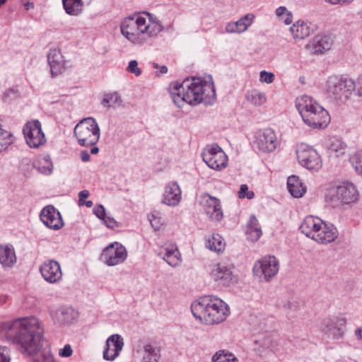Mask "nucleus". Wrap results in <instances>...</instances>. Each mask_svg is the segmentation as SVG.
I'll list each match as a JSON object with an SVG mask.
<instances>
[{
	"mask_svg": "<svg viewBox=\"0 0 362 362\" xmlns=\"http://www.w3.org/2000/svg\"><path fill=\"white\" fill-rule=\"evenodd\" d=\"M1 329L12 343L19 347L23 354H37L35 362H57L49 346L43 347L45 343L42 322L35 317L18 318L4 322Z\"/></svg>",
	"mask_w": 362,
	"mask_h": 362,
	"instance_id": "obj_1",
	"label": "nucleus"
},
{
	"mask_svg": "<svg viewBox=\"0 0 362 362\" xmlns=\"http://www.w3.org/2000/svg\"><path fill=\"white\" fill-rule=\"evenodd\" d=\"M169 93L174 104L179 108L185 104L195 106L199 103L212 104L216 98V91L211 76L192 77L182 83L173 82L169 86Z\"/></svg>",
	"mask_w": 362,
	"mask_h": 362,
	"instance_id": "obj_2",
	"label": "nucleus"
},
{
	"mask_svg": "<svg viewBox=\"0 0 362 362\" xmlns=\"http://www.w3.org/2000/svg\"><path fill=\"white\" fill-rule=\"evenodd\" d=\"M163 29L161 23L148 12L134 13L122 19V35L132 45L142 46Z\"/></svg>",
	"mask_w": 362,
	"mask_h": 362,
	"instance_id": "obj_3",
	"label": "nucleus"
},
{
	"mask_svg": "<svg viewBox=\"0 0 362 362\" xmlns=\"http://www.w3.org/2000/svg\"><path fill=\"white\" fill-rule=\"evenodd\" d=\"M191 311L197 320L207 325L223 322L230 313L228 304L215 296H205L195 300Z\"/></svg>",
	"mask_w": 362,
	"mask_h": 362,
	"instance_id": "obj_4",
	"label": "nucleus"
},
{
	"mask_svg": "<svg viewBox=\"0 0 362 362\" xmlns=\"http://www.w3.org/2000/svg\"><path fill=\"white\" fill-rule=\"evenodd\" d=\"M296 107L303 122L310 127L325 128L330 122L328 112L308 95H304L297 98Z\"/></svg>",
	"mask_w": 362,
	"mask_h": 362,
	"instance_id": "obj_5",
	"label": "nucleus"
},
{
	"mask_svg": "<svg viewBox=\"0 0 362 362\" xmlns=\"http://www.w3.org/2000/svg\"><path fill=\"white\" fill-rule=\"evenodd\" d=\"M74 135L81 146L95 145L100 136V130L97 121L93 117L81 119L74 127Z\"/></svg>",
	"mask_w": 362,
	"mask_h": 362,
	"instance_id": "obj_6",
	"label": "nucleus"
},
{
	"mask_svg": "<svg viewBox=\"0 0 362 362\" xmlns=\"http://www.w3.org/2000/svg\"><path fill=\"white\" fill-rule=\"evenodd\" d=\"M352 87L354 86L351 78L332 76L327 78L325 90L329 98L345 103L353 94Z\"/></svg>",
	"mask_w": 362,
	"mask_h": 362,
	"instance_id": "obj_7",
	"label": "nucleus"
},
{
	"mask_svg": "<svg viewBox=\"0 0 362 362\" xmlns=\"http://www.w3.org/2000/svg\"><path fill=\"white\" fill-rule=\"evenodd\" d=\"M279 261L273 255L257 260L252 267V276L259 281L269 282L279 271Z\"/></svg>",
	"mask_w": 362,
	"mask_h": 362,
	"instance_id": "obj_8",
	"label": "nucleus"
},
{
	"mask_svg": "<svg viewBox=\"0 0 362 362\" xmlns=\"http://www.w3.org/2000/svg\"><path fill=\"white\" fill-rule=\"evenodd\" d=\"M202 157L205 163L215 170H221L228 164L226 154L216 144L207 145L202 153Z\"/></svg>",
	"mask_w": 362,
	"mask_h": 362,
	"instance_id": "obj_9",
	"label": "nucleus"
},
{
	"mask_svg": "<svg viewBox=\"0 0 362 362\" xmlns=\"http://www.w3.org/2000/svg\"><path fill=\"white\" fill-rule=\"evenodd\" d=\"M326 196L332 202L340 201L343 204H350L358 199L357 190L351 183L329 187Z\"/></svg>",
	"mask_w": 362,
	"mask_h": 362,
	"instance_id": "obj_10",
	"label": "nucleus"
},
{
	"mask_svg": "<svg viewBox=\"0 0 362 362\" xmlns=\"http://www.w3.org/2000/svg\"><path fill=\"white\" fill-rule=\"evenodd\" d=\"M297 158L300 165L308 170H319L322 160L318 153L312 147L301 144L296 148Z\"/></svg>",
	"mask_w": 362,
	"mask_h": 362,
	"instance_id": "obj_11",
	"label": "nucleus"
},
{
	"mask_svg": "<svg viewBox=\"0 0 362 362\" xmlns=\"http://www.w3.org/2000/svg\"><path fill=\"white\" fill-rule=\"evenodd\" d=\"M23 133L26 144L33 148H38L46 142L41 123L38 120L28 122L23 128Z\"/></svg>",
	"mask_w": 362,
	"mask_h": 362,
	"instance_id": "obj_12",
	"label": "nucleus"
},
{
	"mask_svg": "<svg viewBox=\"0 0 362 362\" xmlns=\"http://www.w3.org/2000/svg\"><path fill=\"white\" fill-rule=\"evenodd\" d=\"M199 204L211 221L220 222L223 218L221 203L218 198L202 193L199 197Z\"/></svg>",
	"mask_w": 362,
	"mask_h": 362,
	"instance_id": "obj_13",
	"label": "nucleus"
},
{
	"mask_svg": "<svg viewBox=\"0 0 362 362\" xmlns=\"http://www.w3.org/2000/svg\"><path fill=\"white\" fill-rule=\"evenodd\" d=\"M254 144L262 152H272L276 149L278 139L274 131L267 128L257 132Z\"/></svg>",
	"mask_w": 362,
	"mask_h": 362,
	"instance_id": "obj_14",
	"label": "nucleus"
},
{
	"mask_svg": "<svg viewBox=\"0 0 362 362\" xmlns=\"http://www.w3.org/2000/svg\"><path fill=\"white\" fill-rule=\"evenodd\" d=\"M40 220L49 229L58 230L61 229L64 223L60 212L53 206L44 207L40 212Z\"/></svg>",
	"mask_w": 362,
	"mask_h": 362,
	"instance_id": "obj_15",
	"label": "nucleus"
},
{
	"mask_svg": "<svg viewBox=\"0 0 362 362\" xmlns=\"http://www.w3.org/2000/svg\"><path fill=\"white\" fill-rule=\"evenodd\" d=\"M123 346V338L118 334H112L106 340L103 358L106 361H114L119 355Z\"/></svg>",
	"mask_w": 362,
	"mask_h": 362,
	"instance_id": "obj_16",
	"label": "nucleus"
},
{
	"mask_svg": "<svg viewBox=\"0 0 362 362\" xmlns=\"http://www.w3.org/2000/svg\"><path fill=\"white\" fill-rule=\"evenodd\" d=\"M47 61L52 76L62 74L66 69V61L60 49H50L47 54Z\"/></svg>",
	"mask_w": 362,
	"mask_h": 362,
	"instance_id": "obj_17",
	"label": "nucleus"
},
{
	"mask_svg": "<svg viewBox=\"0 0 362 362\" xmlns=\"http://www.w3.org/2000/svg\"><path fill=\"white\" fill-rule=\"evenodd\" d=\"M40 271L44 279L49 283H56L62 276L59 264L54 260L44 262L40 266Z\"/></svg>",
	"mask_w": 362,
	"mask_h": 362,
	"instance_id": "obj_18",
	"label": "nucleus"
},
{
	"mask_svg": "<svg viewBox=\"0 0 362 362\" xmlns=\"http://www.w3.org/2000/svg\"><path fill=\"white\" fill-rule=\"evenodd\" d=\"M345 324L344 319L337 320L336 322L330 319H325L322 321V330L328 337L339 339L344 336Z\"/></svg>",
	"mask_w": 362,
	"mask_h": 362,
	"instance_id": "obj_19",
	"label": "nucleus"
},
{
	"mask_svg": "<svg viewBox=\"0 0 362 362\" xmlns=\"http://www.w3.org/2000/svg\"><path fill=\"white\" fill-rule=\"evenodd\" d=\"M253 13H247L236 21H230L226 23L225 31L229 34H240L245 32L253 23L255 20Z\"/></svg>",
	"mask_w": 362,
	"mask_h": 362,
	"instance_id": "obj_20",
	"label": "nucleus"
},
{
	"mask_svg": "<svg viewBox=\"0 0 362 362\" xmlns=\"http://www.w3.org/2000/svg\"><path fill=\"white\" fill-rule=\"evenodd\" d=\"M182 197L181 189L176 182H170L165 187L162 202L170 206L179 204Z\"/></svg>",
	"mask_w": 362,
	"mask_h": 362,
	"instance_id": "obj_21",
	"label": "nucleus"
},
{
	"mask_svg": "<svg viewBox=\"0 0 362 362\" xmlns=\"http://www.w3.org/2000/svg\"><path fill=\"white\" fill-rule=\"evenodd\" d=\"M332 43L331 37L317 35L306 45V48L313 54H322L331 49Z\"/></svg>",
	"mask_w": 362,
	"mask_h": 362,
	"instance_id": "obj_22",
	"label": "nucleus"
},
{
	"mask_svg": "<svg viewBox=\"0 0 362 362\" xmlns=\"http://www.w3.org/2000/svg\"><path fill=\"white\" fill-rule=\"evenodd\" d=\"M322 223L323 221L320 218L310 216L304 218L300 229L304 235L314 240Z\"/></svg>",
	"mask_w": 362,
	"mask_h": 362,
	"instance_id": "obj_23",
	"label": "nucleus"
},
{
	"mask_svg": "<svg viewBox=\"0 0 362 362\" xmlns=\"http://www.w3.org/2000/svg\"><path fill=\"white\" fill-rule=\"evenodd\" d=\"M211 276L218 285L228 286L233 279L231 268L223 264H217L211 272Z\"/></svg>",
	"mask_w": 362,
	"mask_h": 362,
	"instance_id": "obj_24",
	"label": "nucleus"
},
{
	"mask_svg": "<svg viewBox=\"0 0 362 362\" xmlns=\"http://www.w3.org/2000/svg\"><path fill=\"white\" fill-rule=\"evenodd\" d=\"M127 257V250H102L100 259L108 266H115L123 262Z\"/></svg>",
	"mask_w": 362,
	"mask_h": 362,
	"instance_id": "obj_25",
	"label": "nucleus"
},
{
	"mask_svg": "<svg viewBox=\"0 0 362 362\" xmlns=\"http://www.w3.org/2000/svg\"><path fill=\"white\" fill-rule=\"evenodd\" d=\"M337 235L338 232L336 228L333 226H328L323 222L314 240L318 243L326 245L333 242Z\"/></svg>",
	"mask_w": 362,
	"mask_h": 362,
	"instance_id": "obj_26",
	"label": "nucleus"
},
{
	"mask_svg": "<svg viewBox=\"0 0 362 362\" xmlns=\"http://www.w3.org/2000/svg\"><path fill=\"white\" fill-rule=\"evenodd\" d=\"M312 31L310 23L303 21H298L290 28V32L296 40H302L308 37Z\"/></svg>",
	"mask_w": 362,
	"mask_h": 362,
	"instance_id": "obj_27",
	"label": "nucleus"
},
{
	"mask_svg": "<svg viewBox=\"0 0 362 362\" xmlns=\"http://www.w3.org/2000/svg\"><path fill=\"white\" fill-rule=\"evenodd\" d=\"M247 238L252 242H256L262 235V228L255 216L251 215L247 223L246 231Z\"/></svg>",
	"mask_w": 362,
	"mask_h": 362,
	"instance_id": "obj_28",
	"label": "nucleus"
},
{
	"mask_svg": "<svg viewBox=\"0 0 362 362\" xmlns=\"http://www.w3.org/2000/svg\"><path fill=\"white\" fill-rule=\"evenodd\" d=\"M141 362H158L160 358V349L158 346L146 344L141 351Z\"/></svg>",
	"mask_w": 362,
	"mask_h": 362,
	"instance_id": "obj_29",
	"label": "nucleus"
},
{
	"mask_svg": "<svg viewBox=\"0 0 362 362\" xmlns=\"http://www.w3.org/2000/svg\"><path fill=\"white\" fill-rule=\"evenodd\" d=\"M74 315V310L70 308H59L52 314V318L55 324L65 325L69 324Z\"/></svg>",
	"mask_w": 362,
	"mask_h": 362,
	"instance_id": "obj_30",
	"label": "nucleus"
},
{
	"mask_svg": "<svg viewBox=\"0 0 362 362\" xmlns=\"http://www.w3.org/2000/svg\"><path fill=\"white\" fill-rule=\"evenodd\" d=\"M34 168L40 173L49 175L53 171V163L49 155L40 156L33 163Z\"/></svg>",
	"mask_w": 362,
	"mask_h": 362,
	"instance_id": "obj_31",
	"label": "nucleus"
},
{
	"mask_svg": "<svg viewBox=\"0 0 362 362\" xmlns=\"http://www.w3.org/2000/svg\"><path fill=\"white\" fill-rule=\"evenodd\" d=\"M287 188L291 194L296 197H301L305 192V187L299 177L296 175H291L287 180Z\"/></svg>",
	"mask_w": 362,
	"mask_h": 362,
	"instance_id": "obj_32",
	"label": "nucleus"
},
{
	"mask_svg": "<svg viewBox=\"0 0 362 362\" xmlns=\"http://www.w3.org/2000/svg\"><path fill=\"white\" fill-rule=\"evenodd\" d=\"M327 149L330 156L337 158L345 153L346 145L339 139L332 138L328 144Z\"/></svg>",
	"mask_w": 362,
	"mask_h": 362,
	"instance_id": "obj_33",
	"label": "nucleus"
},
{
	"mask_svg": "<svg viewBox=\"0 0 362 362\" xmlns=\"http://www.w3.org/2000/svg\"><path fill=\"white\" fill-rule=\"evenodd\" d=\"M245 100L255 107H260L267 102V95L264 92L252 89L245 94Z\"/></svg>",
	"mask_w": 362,
	"mask_h": 362,
	"instance_id": "obj_34",
	"label": "nucleus"
},
{
	"mask_svg": "<svg viewBox=\"0 0 362 362\" xmlns=\"http://www.w3.org/2000/svg\"><path fill=\"white\" fill-rule=\"evenodd\" d=\"M158 255L171 267H176L182 262L180 250H164V252H159Z\"/></svg>",
	"mask_w": 362,
	"mask_h": 362,
	"instance_id": "obj_35",
	"label": "nucleus"
},
{
	"mask_svg": "<svg viewBox=\"0 0 362 362\" xmlns=\"http://www.w3.org/2000/svg\"><path fill=\"white\" fill-rule=\"evenodd\" d=\"M66 13L70 16H78L83 10L82 0H62Z\"/></svg>",
	"mask_w": 362,
	"mask_h": 362,
	"instance_id": "obj_36",
	"label": "nucleus"
},
{
	"mask_svg": "<svg viewBox=\"0 0 362 362\" xmlns=\"http://www.w3.org/2000/svg\"><path fill=\"white\" fill-rule=\"evenodd\" d=\"M226 243L218 233H214L206 238L205 247L207 249H224Z\"/></svg>",
	"mask_w": 362,
	"mask_h": 362,
	"instance_id": "obj_37",
	"label": "nucleus"
},
{
	"mask_svg": "<svg viewBox=\"0 0 362 362\" xmlns=\"http://www.w3.org/2000/svg\"><path fill=\"white\" fill-rule=\"evenodd\" d=\"M14 250H0V264L4 267H11L16 262Z\"/></svg>",
	"mask_w": 362,
	"mask_h": 362,
	"instance_id": "obj_38",
	"label": "nucleus"
},
{
	"mask_svg": "<svg viewBox=\"0 0 362 362\" xmlns=\"http://www.w3.org/2000/svg\"><path fill=\"white\" fill-rule=\"evenodd\" d=\"M275 15L278 20L286 25H290L293 21V13L286 6H281L276 8Z\"/></svg>",
	"mask_w": 362,
	"mask_h": 362,
	"instance_id": "obj_39",
	"label": "nucleus"
},
{
	"mask_svg": "<svg viewBox=\"0 0 362 362\" xmlns=\"http://www.w3.org/2000/svg\"><path fill=\"white\" fill-rule=\"evenodd\" d=\"M12 134L2 127L0 124V153L3 152L13 143Z\"/></svg>",
	"mask_w": 362,
	"mask_h": 362,
	"instance_id": "obj_40",
	"label": "nucleus"
},
{
	"mask_svg": "<svg viewBox=\"0 0 362 362\" xmlns=\"http://www.w3.org/2000/svg\"><path fill=\"white\" fill-rule=\"evenodd\" d=\"M122 99L117 92L108 93L104 95L102 100L103 106L107 107L122 105Z\"/></svg>",
	"mask_w": 362,
	"mask_h": 362,
	"instance_id": "obj_41",
	"label": "nucleus"
},
{
	"mask_svg": "<svg viewBox=\"0 0 362 362\" xmlns=\"http://www.w3.org/2000/svg\"><path fill=\"white\" fill-rule=\"evenodd\" d=\"M349 161L355 170L362 175V150H358L351 153L349 157Z\"/></svg>",
	"mask_w": 362,
	"mask_h": 362,
	"instance_id": "obj_42",
	"label": "nucleus"
},
{
	"mask_svg": "<svg viewBox=\"0 0 362 362\" xmlns=\"http://www.w3.org/2000/svg\"><path fill=\"white\" fill-rule=\"evenodd\" d=\"M212 362H238V359L231 353L220 351L214 355Z\"/></svg>",
	"mask_w": 362,
	"mask_h": 362,
	"instance_id": "obj_43",
	"label": "nucleus"
},
{
	"mask_svg": "<svg viewBox=\"0 0 362 362\" xmlns=\"http://www.w3.org/2000/svg\"><path fill=\"white\" fill-rule=\"evenodd\" d=\"M148 221L151 223V226L155 230H158L160 228L163 223L162 218L158 211H153L148 216Z\"/></svg>",
	"mask_w": 362,
	"mask_h": 362,
	"instance_id": "obj_44",
	"label": "nucleus"
},
{
	"mask_svg": "<svg viewBox=\"0 0 362 362\" xmlns=\"http://www.w3.org/2000/svg\"><path fill=\"white\" fill-rule=\"evenodd\" d=\"M254 192L249 190L248 186L246 184L240 185V190L238 192V197L240 199L247 198V199H252L254 198Z\"/></svg>",
	"mask_w": 362,
	"mask_h": 362,
	"instance_id": "obj_45",
	"label": "nucleus"
},
{
	"mask_svg": "<svg viewBox=\"0 0 362 362\" xmlns=\"http://www.w3.org/2000/svg\"><path fill=\"white\" fill-rule=\"evenodd\" d=\"M275 76L272 72L267 71L265 70L259 72V81L270 84L274 82Z\"/></svg>",
	"mask_w": 362,
	"mask_h": 362,
	"instance_id": "obj_46",
	"label": "nucleus"
},
{
	"mask_svg": "<svg viewBox=\"0 0 362 362\" xmlns=\"http://www.w3.org/2000/svg\"><path fill=\"white\" fill-rule=\"evenodd\" d=\"M352 93L359 97H362V75L359 76L356 80H353Z\"/></svg>",
	"mask_w": 362,
	"mask_h": 362,
	"instance_id": "obj_47",
	"label": "nucleus"
},
{
	"mask_svg": "<svg viewBox=\"0 0 362 362\" xmlns=\"http://www.w3.org/2000/svg\"><path fill=\"white\" fill-rule=\"evenodd\" d=\"M127 71L129 73L134 74L136 76H139L141 74V70L138 66V62L136 60H131L129 62Z\"/></svg>",
	"mask_w": 362,
	"mask_h": 362,
	"instance_id": "obj_48",
	"label": "nucleus"
},
{
	"mask_svg": "<svg viewBox=\"0 0 362 362\" xmlns=\"http://www.w3.org/2000/svg\"><path fill=\"white\" fill-rule=\"evenodd\" d=\"M11 355L9 349L6 346L0 347V362H10Z\"/></svg>",
	"mask_w": 362,
	"mask_h": 362,
	"instance_id": "obj_49",
	"label": "nucleus"
},
{
	"mask_svg": "<svg viewBox=\"0 0 362 362\" xmlns=\"http://www.w3.org/2000/svg\"><path fill=\"white\" fill-rule=\"evenodd\" d=\"M93 213L100 220L105 218V216H106L105 209L101 204L96 205L93 208Z\"/></svg>",
	"mask_w": 362,
	"mask_h": 362,
	"instance_id": "obj_50",
	"label": "nucleus"
},
{
	"mask_svg": "<svg viewBox=\"0 0 362 362\" xmlns=\"http://www.w3.org/2000/svg\"><path fill=\"white\" fill-rule=\"evenodd\" d=\"M73 350L70 344H66L62 349H59V355L61 357L67 358L72 355Z\"/></svg>",
	"mask_w": 362,
	"mask_h": 362,
	"instance_id": "obj_51",
	"label": "nucleus"
},
{
	"mask_svg": "<svg viewBox=\"0 0 362 362\" xmlns=\"http://www.w3.org/2000/svg\"><path fill=\"white\" fill-rule=\"evenodd\" d=\"M354 0H325V1L330 5L346 6L350 4Z\"/></svg>",
	"mask_w": 362,
	"mask_h": 362,
	"instance_id": "obj_52",
	"label": "nucleus"
},
{
	"mask_svg": "<svg viewBox=\"0 0 362 362\" xmlns=\"http://www.w3.org/2000/svg\"><path fill=\"white\" fill-rule=\"evenodd\" d=\"M102 221H103V223L108 228H114L116 225V222L114 218L107 216V215Z\"/></svg>",
	"mask_w": 362,
	"mask_h": 362,
	"instance_id": "obj_53",
	"label": "nucleus"
},
{
	"mask_svg": "<svg viewBox=\"0 0 362 362\" xmlns=\"http://www.w3.org/2000/svg\"><path fill=\"white\" fill-rule=\"evenodd\" d=\"M153 66L154 69H156L159 71V74H157V76H159L160 74H164L168 72V67L165 65L160 66L156 63H154L153 64Z\"/></svg>",
	"mask_w": 362,
	"mask_h": 362,
	"instance_id": "obj_54",
	"label": "nucleus"
},
{
	"mask_svg": "<svg viewBox=\"0 0 362 362\" xmlns=\"http://www.w3.org/2000/svg\"><path fill=\"white\" fill-rule=\"evenodd\" d=\"M104 249H125V247L118 242H114L107 245Z\"/></svg>",
	"mask_w": 362,
	"mask_h": 362,
	"instance_id": "obj_55",
	"label": "nucleus"
},
{
	"mask_svg": "<svg viewBox=\"0 0 362 362\" xmlns=\"http://www.w3.org/2000/svg\"><path fill=\"white\" fill-rule=\"evenodd\" d=\"M90 195V193L88 190H82L78 193V198H79V204H83L82 202L84 199L88 197Z\"/></svg>",
	"mask_w": 362,
	"mask_h": 362,
	"instance_id": "obj_56",
	"label": "nucleus"
},
{
	"mask_svg": "<svg viewBox=\"0 0 362 362\" xmlns=\"http://www.w3.org/2000/svg\"><path fill=\"white\" fill-rule=\"evenodd\" d=\"M81 158L83 162H88L90 160V156L89 153L84 150L81 152Z\"/></svg>",
	"mask_w": 362,
	"mask_h": 362,
	"instance_id": "obj_57",
	"label": "nucleus"
},
{
	"mask_svg": "<svg viewBox=\"0 0 362 362\" xmlns=\"http://www.w3.org/2000/svg\"><path fill=\"white\" fill-rule=\"evenodd\" d=\"M355 334L358 339H362V329L358 328L356 329Z\"/></svg>",
	"mask_w": 362,
	"mask_h": 362,
	"instance_id": "obj_58",
	"label": "nucleus"
},
{
	"mask_svg": "<svg viewBox=\"0 0 362 362\" xmlns=\"http://www.w3.org/2000/svg\"><path fill=\"white\" fill-rule=\"evenodd\" d=\"M92 146L93 147L90 149V153L92 154H97L99 151V148L97 146H95V145Z\"/></svg>",
	"mask_w": 362,
	"mask_h": 362,
	"instance_id": "obj_59",
	"label": "nucleus"
},
{
	"mask_svg": "<svg viewBox=\"0 0 362 362\" xmlns=\"http://www.w3.org/2000/svg\"><path fill=\"white\" fill-rule=\"evenodd\" d=\"M87 207L90 208L93 206V202L92 201H87L85 203H83Z\"/></svg>",
	"mask_w": 362,
	"mask_h": 362,
	"instance_id": "obj_60",
	"label": "nucleus"
},
{
	"mask_svg": "<svg viewBox=\"0 0 362 362\" xmlns=\"http://www.w3.org/2000/svg\"><path fill=\"white\" fill-rule=\"evenodd\" d=\"M25 9L28 10L30 8H33V4H27L25 5Z\"/></svg>",
	"mask_w": 362,
	"mask_h": 362,
	"instance_id": "obj_61",
	"label": "nucleus"
},
{
	"mask_svg": "<svg viewBox=\"0 0 362 362\" xmlns=\"http://www.w3.org/2000/svg\"><path fill=\"white\" fill-rule=\"evenodd\" d=\"M7 0H0V8L6 3Z\"/></svg>",
	"mask_w": 362,
	"mask_h": 362,
	"instance_id": "obj_62",
	"label": "nucleus"
},
{
	"mask_svg": "<svg viewBox=\"0 0 362 362\" xmlns=\"http://www.w3.org/2000/svg\"><path fill=\"white\" fill-rule=\"evenodd\" d=\"M291 303L288 302L287 304L284 305L285 308H290Z\"/></svg>",
	"mask_w": 362,
	"mask_h": 362,
	"instance_id": "obj_63",
	"label": "nucleus"
},
{
	"mask_svg": "<svg viewBox=\"0 0 362 362\" xmlns=\"http://www.w3.org/2000/svg\"><path fill=\"white\" fill-rule=\"evenodd\" d=\"M14 93L13 90L10 89V90H7V91H6V94H7V93Z\"/></svg>",
	"mask_w": 362,
	"mask_h": 362,
	"instance_id": "obj_64",
	"label": "nucleus"
}]
</instances>
